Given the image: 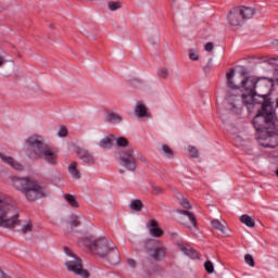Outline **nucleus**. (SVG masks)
Segmentation results:
<instances>
[{
    "mask_svg": "<svg viewBox=\"0 0 278 278\" xmlns=\"http://www.w3.org/2000/svg\"><path fill=\"white\" fill-rule=\"evenodd\" d=\"M10 185L17 192H22L27 201H37L49 194V191L38 180L31 178L11 176Z\"/></svg>",
    "mask_w": 278,
    "mask_h": 278,
    "instance_id": "obj_1",
    "label": "nucleus"
},
{
    "mask_svg": "<svg viewBox=\"0 0 278 278\" xmlns=\"http://www.w3.org/2000/svg\"><path fill=\"white\" fill-rule=\"evenodd\" d=\"M83 244L88 247L91 253L99 255V257H106L112 264H118V262H121V253L118 252V249L114 242L108 238H86L83 240Z\"/></svg>",
    "mask_w": 278,
    "mask_h": 278,
    "instance_id": "obj_2",
    "label": "nucleus"
},
{
    "mask_svg": "<svg viewBox=\"0 0 278 278\" xmlns=\"http://www.w3.org/2000/svg\"><path fill=\"white\" fill-rule=\"evenodd\" d=\"M262 92L252 91V92H244L239 96L233 93L232 91L228 92L226 101L230 105V110H240L243 105H256V103H266V101H270L266 99L268 96H262Z\"/></svg>",
    "mask_w": 278,
    "mask_h": 278,
    "instance_id": "obj_3",
    "label": "nucleus"
},
{
    "mask_svg": "<svg viewBox=\"0 0 278 278\" xmlns=\"http://www.w3.org/2000/svg\"><path fill=\"white\" fill-rule=\"evenodd\" d=\"M18 224V213L12 203V198L0 193V227L12 228Z\"/></svg>",
    "mask_w": 278,
    "mask_h": 278,
    "instance_id": "obj_4",
    "label": "nucleus"
},
{
    "mask_svg": "<svg viewBox=\"0 0 278 278\" xmlns=\"http://www.w3.org/2000/svg\"><path fill=\"white\" fill-rule=\"evenodd\" d=\"M274 84L270 78L245 77L243 73V77L240 80V88H242L243 92H262V97H268Z\"/></svg>",
    "mask_w": 278,
    "mask_h": 278,
    "instance_id": "obj_5",
    "label": "nucleus"
},
{
    "mask_svg": "<svg viewBox=\"0 0 278 278\" xmlns=\"http://www.w3.org/2000/svg\"><path fill=\"white\" fill-rule=\"evenodd\" d=\"M275 125V111L273 110V103L265 101L262 104L261 112L254 117L253 126L256 131L264 134L266 129H270Z\"/></svg>",
    "mask_w": 278,
    "mask_h": 278,
    "instance_id": "obj_6",
    "label": "nucleus"
},
{
    "mask_svg": "<svg viewBox=\"0 0 278 278\" xmlns=\"http://www.w3.org/2000/svg\"><path fill=\"white\" fill-rule=\"evenodd\" d=\"M26 155L29 160H40L42 151L47 148L45 144V137L40 135H30L26 140Z\"/></svg>",
    "mask_w": 278,
    "mask_h": 278,
    "instance_id": "obj_7",
    "label": "nucleus"
},
{
    "mask_svg": "<svg viewBox=\"0 0 278 278\" xmlns=\"http://www.w3.org/2000/svg\"><path fill=\"white\" fill-rule=\"evenodd\" d=\"M64 253L67 256L65 260V266L70 273L74 275H78V277L89 278L90 271L84 268V264L81 263V258L73 253V250L68 248H64Z\"/></svg>",
    "mask_w": 278,
    "mask_h": 278,
    "instance_id": "obj_8",
    "label": "nucleus"
},
{
    "mask_svg": "<svg viewBox=\"0 0 278 278\" xmlns=\"http://www.w3.org/2000/svg\"><path fill=\"white\" fill-rule=\"evenodd\" d=\"M255 15V9L249 7L233 8L228 14V23L233 27H238L244 24V21L253 18Z\"/></svg>",
    "mask_w": 278,
    "mask_h": 278,
    "instance_id": "obj_9",
    "label": "nucleus"
},
{
    "mask_svg": "<svg viewBox=\"0 0 278 278\" xmlns=\"http://www.w3.org/2000/svg\"><path fill=\"white\" fill-rule=\"evenodd\" d=\"M138 151L134 148H129L119 153V162L127 170H136V160H138Z\"/></svg>",
    "mask_w": 278,
    "mask_h": 278,
    "instance_id": "obj_10",
    "label": "nucleus"
},
{
    "mask_svg": "<svg viewBox=\"0 0 278 278\" xmlns=\"http://www.w3.org/2000/svg\"><path fill=\"white\" fill-rule=\"evenodd\" d=\"M257 142L265 149H275L278 147V135L274 132L264 131L262 136L257 137Z\"/></svg>",
    "mask_w": 278,
    "mask_h": 278,
    "instance_id": "obj_11",
    "label": "nucleus"
},
{
    "mask_svg": "<svg viewBox=\"0 0 278 278\" xmlns=\"http://www.w3.org/2000/svg\"><path fill=\"white\" fill-rule=\"evenodd\" d=\"M242 77H244V72H240L238 75H236V71L231 68L228 73H226L227 86L231 90H239Z\"/></svg>",
    "mask_w": 278,
    "mask_h": 278,
    "instance_id": "obj_12",
    "label": "nucleus"
},
{
    "mask_svg": "<svg viewBox=\"0 0 278 278\" xmlns=\"http://www.w3.org/2000/svg\"><path fill=\"white\" fill-rule=\"evenodd\" d=\"M40 160H45V162L47 164H50V166L58 165V162H59L58 150H55V148L46 146V148L41 152Z\"/></svg>",
    "mask_w": 278,
    "mask_h": 278,
    "instance_id": "obj_13",
    "label": "nucleus"
},
{
    "mask_svg": "<svg viewBox=\"0 0 278 278\" xmlns=\"http://www.w3.org/2000/svg\"><path fill=\"white\" fill-rule=\"evenodd\" d=\"M0 160L1 162H3L4 164H8V166H11V168H13L14 170H23L25 167L23 166V164H21L18 161L14 160V157L0 152Z\"/></svg>",
    "mask_w": 278,
    "mask_h": 278,
    "instance_id": "obj_14",
    "label": "nucleus"
},
{
    "mask_svg": "<svg viewBox=\"0 0 278 278\" xmlns=\"http://www.w3.org/2000/svg\"><path fill=\"white\" fill-rule=\"evenodd\" d=\"M178 214H181L184 217V220H188L185 223V226L188 227V229L197 228V217L194 216V213L190 211H178Z\"/></svg>",
    "mask_w": 278,
    "mask_h": 278,
    "instance_id": "obj_15",
    "label": "nucleus"
},
{
    "mask_svg": "<svg viewBox=\"0 0 278 278\" xmlns=\"http://www.w3.org/2000/svg\"><path fill=\"white\" fill-rule=\"evenodd\" d=\"M177 247L184 255H187V257H190V260H199V253L194 250L191 249L190 245L184 243V242H178Z\"/></svg>",
    "mask_w": 278,
    "mask_h": 278,
    "instance_id": "obj_16",
    "label": "nucleus"
},
{
    "mask_svg": "<svg viewBox=\"0 0 278 278\" xmlns=\"http://www.w3.org/2000/svg\"><path fill=\"white\" fill-rule=\"evenodd\" d=\"M76 154L78 155L79 160L84 162L85 164H94V154H92L90 151L78 148L76 150Z\"/></svg>",
    "mask_w": 278,
    "mask_h": 278,
    "instance_id": "obj_17",
    "label": "nucleus"
},
{
    "mask_svg": "<svg viewBox=\"0 0 278 278\" xmlns=\"http://www.w3.org/2000/svg\"><path fill=\"white\" fill-rule=\"evenodd\" d=\"M135 115H137L138 118L149 117V110L147 109V105L142 102H137L135 106Z\"/></svg>",
    "mask_w": 278,
    "mask_h": 278,
    "instance_id": "obj_18",
    "label": "nucleus"
},
{
    "mask_svg": "<svg viewBox=\"0 0 278 278\" xmlns=\"http://www.w3.org/2000/svg\"><path fill=\"white\" fill-rule=\"evenodd\" d=\"M115 137L112 134L104 136L99 143L100 149H112L114 144Z\"/></svg>",
    "mask_w": 278,
    "mask_h": 278,
    "instance_id": "obj_19",
    "label": "nucleus"
},
{
    "mask_svg": "<svg viewBox=\"0 0 278 278\" xmlns=\"http://www.w3.org/2000/svg\"><path fill=\"white\" fill-rule=\"evenodd\" d=\"M84 223L90 225V222H88V219L84 215H73L70 219L71 227H79V225H84Z\"/></svg>",
    "mask_w": 278,
    "mask_h": 278,
    "instance_id": "obj_20",
    "label": "nucleus"
},
{
    "mask_svg": "<svg viewBox=\"0 0 278 278\" xmlns=\"http://www.w3.org/2000/svg\"><path fill=\"white\" fill-rule=\"evenodd\" d=\"M150 255L156 261L164 260V257H166V250L164 248L156 247L150 250Z\"/></svg>",
    "mask_w": 278,
    "mask_h": 278,
    "instance_id": "obj_21",
    "label": "nucleus"
},
{
    "mask_svg": "<svg viewBox=\"0 0 278 278\" xmlns=\"http://www.w3.org/2000/svg\"><path fill=\"white\" fill-rule=\"evenodd\" d=\"M149 231H150L151 236H153L154 238H160L161 236L164 235V231H162V229H160V226H157V222L155 219H152L150 222Z\"/></svg>",
    "mask_w": 278,
    "mask_h": 278,
    "instance_id": "obj_22",
    "label": "nucleus"
},
{
    "mask_svg": "<svg viewBox=\"0 0 278 278\" xmlns=\"http://www.w3.org/2000/svg\"><path fill=\"white\" fill-rule=\"evenodd\" d=\"M68 173L74 179H81V173L77 168V162H73L68 165Z\"/></svg>",
    "mask_w": 278,
    "mask_h": 278,
    "instance_id": "obj_23",
    "label": "nucleus"
},
{
    "mask_svg": "<svg viewBox=\"0 0 278 278\" xmlns=\"http://www.w3.org/2000/svg\"><path fill=\"white\" fill-rule=\"evenodd\" d=\"M211 225H212L213 229H216L217 231H220L222 233H225V229H227V223L220 222L218 219H213L211 222Z\"/></svg>",
    "mask_w": 278,
    "mask_h": 278,
    "instance_id": "obj_24",
    "label": "nucleus"
},
{
    "mask_svg": "<svg viewBox=\"0 0 278 278\" xmlns=\"http://www.w3.org/2000/svg\"><path fill=\"white\" fill-rule=\"evenodd\" d=\"M240 220L243 225H245V227H250V228L255 227V219H253V217H251L247 214L241 215Z\"/></svg>",
    "mask_w": 278,
    "mask_h": 278,
    "instance_id": "obj_25",
    "label": "nucleus"
},
{
    "mask_svg": "<svg viewBox=\"0 0 278 278\" xmlns=\"http://www.w3.org/2000/svg\"><path fill=\"white\" fill-rule=\"evenodd\" d=\"M106 121L108 123H122L123 117L118 115L117 113H109L106 115Z\"/></svg>",
    "mask_w": 278,
    "mask_h": 278,
    "instance_id": "obj_26",
    "label": "nucleus"
},
{
    "mask_svg": "<svg viewBox=\"0 0 278 278\" xmlns=\"http://www.w3.org/2000/svg\"><path fill=\"white\" fill-rule=\"evenodd\" d=\"M65 201H67L68 205L71 207H79V203H77V198L73 194H65L64 195Z\"/></svg>",
    "mask_w": 278,
    "mask_h": 278,
    "instance_id": "obj_27",
    "label": "nucleus"
},
{
    "mask_svg": "<svg viewBox=\"0 0 278 278\" xmlns=\"http://www.w3.org/2000/svg\"><path fill=\"white\" fill-rule=\"evenodd\" d=\"M130 210H132L134 212H141L143 204L142 201L140 200H132L129 204Z\"/></svg>",
    "mask_w": 278,
    "mask_h": 278,
    "instance_id": "obj_28",
    "label": "nucleus"
},
{
    "mask_svg": "<svg viewBox=\"0 0 278 278\" xmlns=\"http://www.w3.org/2000/svg\"><path fill=\"white\" fill-rule=\"evenodd\" d=\"M108 8L111 12H116V10L123 8V3L121 1H110L108 2Z\"/></svg>",
    "mask_w": 278,
    "mask_h": 278,
    "instance_id": "obj_29",
    "label": "nucleus"
},
{
    "mask_svg": "<svg viewBox=\"0 0 278 278\" xmlns=\"http://www.w3.org/2000/svg\"><path fill=\"white\" fill-rule=\"evenodd\" d=\"M114 140H115L116 147H121V148L129 147V140H127V138L125 137H117Z\"/></svg>",
    "mask_w": 278,
    "mask_h": 278,
    "instance_id": "obj_30",
    "label": "nucleus"
},
{
    "mask_svg": "<svg viewBox=\"0 0 278 278\" xmlns=\"http://www.w3.org/2000/svg\"><path fill=\"white\" fill-rule=\"evenodd\" d=\"M5 64H8V54L5 53V51L0 50V68H2V66H5Z\"/></svg>",
    "mask_w": 278,
    "mask_h": 278,
    "instance_id": "obj_31",
    "label": "nucleus"
},
{
    "mask_svg": "<svg viewBox=\"0 0 278 278\" xmlns=\"http://www.w3.org/2000/svg\"><path fill=\"white\" fill-rule=\"evenodd\" d=\"M204 268L208 275H212V273H214V263H212V261H206L204 263Z\"/></svg>",
    "mask_w": 278,
    "mask_h": 278,
    "instance_id": "obj_32",
    "label": "nucleus"
},
{
    "mask_svg": "<svg viewBox=\"0 0 278 278\" xmlns=\"http://www.w3.org/2000/svg\"><path fill=\"white\" fill-rule=\"evenodd\" d=\"M244 261H245V264H248V266H251V268L255 266V261L253 260V256L251 254H245Z\"/></svg>",
    "mask_w": 278,
    "mask_h": 278,
    "instance_id": "obj_33",
    "label": "nucleus"
},
{
    "mask_svg": "<svg viewBox=\"0 0 278 278\" xmlns=\"http://www.w3.org/2000/svg\"><path fill=\"white\" fill-rule=\"evenodd\" d=\"M188 151L191 157H199V150L194 146H189Z\"/></svg>",
    "mask_w": 278,
    "mask_h": 278,
    "instance_id": "obj_34",
    "label": "nucleus"
},
{
    "mask_svg": "<svg viewBox=\"0 0 278 278\" xmlns=\"http://www.w3.org/2000/svg\"><path fill=\"white\" fill-rule=\"evenodd\" d=\"M157 75L159 77H161L162 79H166L168 77V70L165 67H162L157 71Z\"/></svg>",
    "mask_w": 278,
    "mask_h": 278,
    "instance_id": "obj_35",
    "label": "nucleus"
},
{
    "mask_svg": "<svg viewBox=\"0 0 278 278\" xmlns=\"http://www.w3.org/2000/svg\"><path fill=\"white\" fill-rule=\"evenodd\" d=\"M163 153H165V157H173V150L170 149V147L164 144L162 147Z\"/></svg>",
    "mask_w": 278,
    "mask_h": 278,
    "instance_id": "obj_36",
    "label": "nucleus"
},
{
    "mask_svg": "<svg viewBox=\"0 0 278 278\" xmlns=\"http://www.w3.org/2000/svg\"><path fill=\"white\" fill-rule=\"evenodd\" d=\"M153 194H162L164 192V189L155 184L151 185Z\"/></svg>",
    "mask_w": 278,
    "mask_h": 278,
    "instance_id": "obj_37",
    "label": "nucleus"
},
{
    "mask_svg": "<svg viewBox=\"0 0 278 278\" xmlns=\"http://www.w3.org/2000/svg\"><path fill=\"white\" fill-rule=\"evenodd\" d=\"M31 220L26 222L23 226H22V231L23 233H28V231H31Z\"/></svg>",
    "mask_w": 278,
    "mask_h": 278,
    "instance_id": "obj_38",
    "label": "nucleus"
},
{
    "mask_svg": "<svg viewBox=\"0 0 278 278\" xmlns=\"http://www.w3.org/2000/svg\"><path fill=\"white\" fill-rule=\"evenodd\" d=\"M180 205L181 207H184L185 210H192V205H190V202L187 199H181L180 200Z\"/></svg>",
    "mask_w": 278,
    "mask_h": 278,
    "instance_id": "obj_39",
    "label": "nucleus"
},
{
    "mask_svg": "<svg viewBox=\"0 0 278 278\" xmlns=\"http://www.w3.org/2000/svg\"><path fill=\"white\" fill-rule=\"evenodd\" d=\"M67 134H68V130L65 127H61L58 132V136L60 138H66Z\"/></svg>",
    "mask_w": 278,
    "mask_h": 278,
    "instance_id": "obj_40",
    "label": "nucleus"
},
{
    "mask_svg": "<svg viewBox=\"0 0 278 278\" xmlns=\"http://www.w3.org/2000/svg\"><path fill=\"white\" fill-rule=\"evenodd\" d=\"M127 264L130 268H136V266H138V263L134 258H127Z\"/></svg>",
    "mask_w": 278,
    "mask_h": 278,
    "instance_id": "obj_41",
    "label": "nucleus"
},
{
    "mask_svg": "<svg viewBox=\"0 0 278 278\" xmlns=\"http://www.w3.org/2000/svg\"><path fill=\"white\" fill-rule=\"evenodd\" d=\"M271 81H274V86H271V88L273 87H275V86H278V70H276L275 72H274V79L273 78H269Z\"/></svg>",
    "mask_w": 278,
    "mask_h": 278,
    "instance_id": "obj_42",
    "label": "nucleus"
},
{
    "mask_svg": "<svg viewBox=\"0 0 278 278\" xmlns=\"http://www.w3.org/2000/svg\"><path fill=\"white\" fill-rule=\"evenodd\" d=\"M189 59L192 60V62H197V60H199V54L197 52H190Z\"/></svg>",
    "mask_w": 278,
    "mask_h": 278,
    "instance_id": "obj_43",
    "label": "nucleus"
},
{
    "mask_svg": "<svg viewBox=\"0 0 278 278\" xmlns=\"http://www.w3.org/2000/svg\"><path fill=\"white\" fill-rule=\"evenodd\" d=\"M204 49L205 51H214V43L212 42H207L205 46H204Z\"/></svg>",
    "mask_w": 278,
    "mask_h": 278,
    "instance_id": "obj_44",
    "label": "nucleus"
},
{
    "mask_svg": "<svg viewBox=\"0 0 278 278\" xmlns=\"http://www.w3.org/2000/svg\"><path fill=\"white\" fill-rule=\"evenodd\" d=\"M268 64H270L271 66H278V60L277 59H269Z\"/></svg>",
    "mask_w": 278,
    "mask_h": 278,
    "instance_id": "obj_45",
    "label": "nucleus"
},
{
    "mask_svg": "<svg viewBox=\"0 0 278 278\" xmlns=\"http://www.w3.org/2000/svg\"><path fill=\"white\" fill-rule=\"evenodd\" d=\"M0 278H12L10 275L5 274V271L0 269Z\"/></svg>",
    "mask_w": 278,
    "mask_h": 278,
    "instance_id": "obj_46",
    "label": "nucleus"
},
{
    "mask_svg": "<svg viewBox=\"0 0 278 278\" xmlns=\"http://www.w3.org/2000/svg\"><path fill=\"white\" fill-rule=\"evenodd\" d=\"M274 47H275V49H277V51H278V40H275V41H274Z\"/></svg>",
    "mask_w": 278,
    "mask_h": 278,
    "instance_id": "obj_47",
    "label": "nucleus"
},
{
    "mask_svg": "<svg viewBox=\"0 0 278 278\" xmlns=\"http://www.w3.org/2000/svg\"><path fill=\"white\" fill-rule=\"evenodd\" d=\"M141 161H142V162H147V160H146L144 157H141Z\"/></svg>",
    "mask_w": 278,
    "mask_h": 278,
    "instance_id": "obj_48",
    "label": "nucleus"
}]
</instances>
